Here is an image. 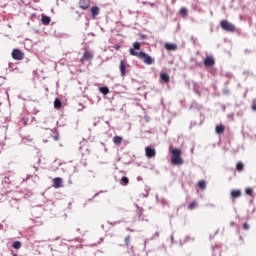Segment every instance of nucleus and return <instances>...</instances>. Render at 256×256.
Returning a JSON list of instances; mask_svg holds the SVG:
<instances>
[{
	"mask_svg": "<svg viewBox=\"0 0 256 256\" xmlns=\"http://www.w3.org/2000/svg\"><path fill=\"white\" fill-rule=\"evenodd\" d=\"M53 187L54 189H61L63 187V178L56 177L53 179Z\"/></svg>",
	"mask_w": 256,
	"mask_h": 256,
	"instance_id": "obj_7",
	"label": "nucleus"
},
{
	"mask_svg": "<svg viewBox=\"0 0 256 256\" xmlns=\"http://www.w3.org/2000/svg\"><path fill=\"white\" fill-rule=\"evenodd\" d=\"M119 69H120L121 77H125L126 75L125 69H127V66L125 65V61L120 62Z\"/></svg>",
	"mask_w": 256,
	"mask_h": 256,
	"instance_id": "obj_11",
	"label": "nucleus"
},
{
	"mask_svg": "<svg viewBox=\"0 0 256 256\" xmlns=\"http://www.w3.org/2000/svg\"><path fill=\"white\" fill-rule=\"evenodd\" d=\"M124 243H125V245H127V246L130 245V243H131V236H130V235H128V236L125 237Z\"/></svg>",
	"mask_w": 256,
	"mask_h": 256,
	"instance_id": "obj_26",
	"label": "nucleus"
},
{
	"mask_svg": "<svg viewBox=\"0 0 256 256\" xmlns=\"http://www.w3.org/2000/svg\"><path fill=\"white\" fill-rule=\"evenodd\" d=\"M241 195H243V193L241 192V190H232V191H231V197H232V199H239V197H241Z\"/></svg>",
	"mask_w": 256,
	"mask_h": 256,
	"instance_id": "obj_12",
	"label": "nucleus"
},
{
	"mask_svg": "<svg viewBox=\"0 0 256 256\" xmlns=\"http://www.w3.org/2000/svg\"><path fill=\"white\" fill-rule=\"evenodd\" d=\"M243 169H245V164H243V162H238L236 164V171H238L239 173H241V171H243Z\"/></svg>",
	"mask_w": 256,
	"mask_h": 256,
	"instance_id": "obj_18",
	"label": "nucleus"
},
{
	"mask_svg": "<svg viewBox=\"0 0 256 256\" xmlns=\"http://www.w3.org/2000/svg\"><path fill=\"white\" fill-rule=\"evenodd\" d=\"M62 103H61V100L59 99V98H56L55 100H54V107H55V109H59L60 107H62Z\"/></svg>",
	"mask_w": 256,
	"mask_h": 256,
	"instance_id": "obj_21",
	"label": "nucleus"
},
{
	"mask_svg": "<svg viewBox=\"0 0 256 256\" xmlns=\"http://www.w3.org/2000/svg\"><path fill=\"white\" fill-rule=\"evenodd\" d=\"M90 11H91V15L94 19L97 17V15H99V12H100L98 6H93Z\"/></svg>",
	"mask_w": 256,
	"mask_h": 256,
	"instance_id": "obj_13",
	"label": "nucleus"
},
{
	"mask_svg": "<svg viewBox=\"0 0 256 256\" xmlns=\"http://www.w3.org/2000/svg\"><path fill=\"white\" fill-rule=\"evenodd\" d=\"M13 256H17V254H14Z\"/></svg>",
	"mask_w": 256,
	"mask_h": 256,
	"instance_id": "obj_32",
	"label": "nucleus"
},
{
	"mask_svg": "<svg viewBox=\"0 0 256 256\" xmlns=\"http://www.w3.org/2000/svg\"><path fill=\"white\" fill-rule=\"evenodd\" d=\"M161 81H163L164 83H169L171 81V78L168 76V74L162 73Z\"/></svg>",
	"mask_w": 256,
	"mask_h": 256,
	"instance_id": "obj_17",
	"label": "nucleus"
},
{
	"mask_svg": "<svg viewBox=\"0 0 256 256\" xmlns=\"http://www.w3.org/2000/svg\"><path fill=\"white\" fill-rule=\"evenodd\" d=\"M129 53H130V55H132L133 57H138V59H142V61H143L146 65H153V58H151V56H149V55L146 54L145 52H143V51L137 52L135 49L130 48V49H129Z\"/></svg>",
	"mask_w": 256,
	"mask_h": 256,
	"instance_id": "obj_1",
	"label": "nucleus"
},
{
	"mask_svg": "<svg viewBox=\"0 0 256 256\" xmlns=\"http://www.w3.org/2000/svg\"><path fill=\"white\" fill-rule=\"evenodd\" d=\"M198 187L202 190L205 189V187H207V183L205 182V180H200L198 182Z\"/></svg>",
	"mask_w": 256,
	"mask_h": 256,
	"instance_id": "obj_23",
	"label": "nucleus"
},
{
	"mask_svg": "<svg viewBox=\"0 0 256 256\" xmlns=\"http://www.w3.org/2000/svg\"><path fill=\"white\" fill-rule=\"evenodd\" d=\"M12 59L15 61H23V59H25V54L19 49H14L12 51Z\"/></svg>",
	"mask_w": 256,
	"mask_h": 256,
	"instance_id": "obj_4",
	"label": "nucleus"
},
{
	"mask_svg": "<svg viewBox=\"0 0 256 256\" xmlns=\"http://www.w3.org/2000/svg\"><path fill=\"white\" fill-rule=\"evenodd\" d=\"M99 91H100V93H102V95H108L109 88L108 87H100Z\"/></svg>",
	"mask_w": 256,
	"mask_h": 256,
	"instance_id": "obj_22",
	"label": "nucleus"
},
{
	"mask_svg": "<svg viewBox=\"0 0 256 256\" xmlns=\"http://www.w3.org/2000/svg\"><path fill=\"white\" fill-rule=\"evenodd\" d=\"M216 133L218 135H223V133H225V126L223 124L216 126Z\"/></svg>",
	"mask_w": 256,
	"mask_h": 256,
	"instance_id": "obj_15",
	"label": "nucleus"
},
{
	"mask_svg": "<svg viewBox=\"0 0 256 256\" xmlns=\"http://www.w3.org/2000/svg\"><path fill=\"white\" fill-rule=\"evenodd\" d=\"M120 185H123V186L129 185V178L127 176H123L120 180Z\"/></svg>",
	"mask_w": 256,
	"mask_h": 256,
	"instance_id": "obj_19",
	"label": "nucleus"
},
{
	"mask_svg": "<svg viewBox=\"0 0 256 256\" xmlns=\"http://www.w3.org/2000/svg\"><path fill=\"white\" fill-rule=\"evenodd\" d=\"M79 7L83 11H87V9H89L91 7V0H80Z\"/></svg>",
	"mask_w": 256,
	"mask_h": 256,
	"instance_id": "obj_5",
	"label": "nucleus"
},
{
	"mask_svg": "<svg viewBox=\"0 0 256 256\" xmlns=\"http://www.w3.org/2000/svg\"><path fill=\"white\" fill-rule=\"evenodd\" d=\"M145 155L148 157V159H153V157L157 155V152L154 150V148L147 146L145 148Z\"/></svg>",
	"mask_w": 256,
	"mask_h": 256,
	"instance_id": "obj_6",
	"label": "nucleus"
},
{
	"mask_svg": "<svg viewBox=\"0 0 256 256\" xmlns=\"http://www.w3.org/2000/svg\"><path fill=\"white\" fill-rule=\"evenodd\" d=\"M113 143L114 145H121V143H123V138L121 136H114Z\"/></svg>",
	"mask_w": 256,
	"mask_h": 256,
	"instance_id": "obj_16",
	"label": "nucleus"
},
{
	"mask_svg": "<svg viewBox=\"0 0 256 256\" xmlns=\"http://www.w3.org/2000/svg\"><path fill=\"white\" fill-rule=\"evenodd\" d=\"M243 229L249 231V224L247 222L243 224Z\"/></svg>",
	"mask_w": 256,
	"mask_h": 256,
	"instance_id": "obj_29",
	"label": "nucleus"
},
{
	"mask_svg": "<svg viewBox=\"0 0 256 256\" xmlns=\"http://www.w3.org/2000/svg\"><path fill=\"white\" fill-rule=\"evenodd\" d=\"M245 193H246V195H249L251 197V196H253V189L252 188H246Z\"/></svg>",
	"mask_w": 256,
	"mask_h": 256,
	"instance_id": "obj_28",
	"label": "nucleus"
},
{
	"mask_svg": "<svg viewBox=\"0 0 256 256\" xmlns=\"http://www.w3.org/2000/svg\"><path fill=\"white\" fill-rule=\"evenodd\" d=\"M252 111H256V102L255 101H253V103H252Z\"/></svg>",
	"mask_w": 256,
	"mask_h": 256,
	"instance_id": "obj_30",
	"label": "nucleus"
},
{
	"mask_svg": "<svg viewBox=\"0 0 256 256\" xmlns=\"http://www.w3.org/2000/svg\"><path fill=\"white\" fill-rule=\"evenodd\" d=\"M205 67H213L215 65V59L213 57L207 56L204 60Z\"/></svg>",
	"mask_w": 256,
	"mask_h": 256,
	"instance_id": "obj_8",
	"label": "nucleus"
},
{
	"mask_svg": "<svg viewBox=\"0 0 256 256\" xmlns=\"http://www.w3.org/2000/svg\"><path fill=\"white\" fill-rule=\"evenodd\" d=\"M132 49H134V51L135 50L139 51V49H141V43L140 42H134Z\"/></svg>",
	"mask_w": 256,
	"mask_h": 256,
	"instance_id": "obj_24",
	"label": "nucleus"
},
{
	"mask_svg": "<svg viewBox=\"0 0 256 256\" xmlns=\"http://www.w3.org/2000/svg\"><path fill=\"white\" fill-rule=\"evenodd\" d=\"M171 163L172 165H183L185 161L181 157L183 155V151L180 148H174L171 150Z\"/></svg>",
	"mask_w": 256,
	"mask_h": 256,
	"instance_id": "obj_2",
	"label": "nucleus"
},
{
	"mask_svg": "<svg viewBox=\"0 0 256 256\" xmlns=\"http://www.w3.org/2000/svg\"><path fill=\"white\" fill-rule=\"evenodd\" d=\"M41 22L43 25H49V23H51V17L42 15Z\"/></svg>",
	"mask_w": 256,
	"mask_h": 256,
	"instance_id": "obj_14",
	"label": "nucleus"
},
{
	"mask_svg": "<svg viewBox=\"0 0 256 256\" xmlns=\"http://www.w3.org/2000/svg\"><path fill=\"white\" fill-rule=\"evenodd\" d=\"M164 47H165L166 51H177V49H178V46L175 43H166L164 45Z\"/></svg>",
	"mask_w": 256,
	"mask_h": 256,
	"instance_id": "obj_9",
	"label": "nucleus"
},
{
	"mask_svg": "<svg viewBox=\"0 0 256 256\" xmlns=\"http://www.w3.org/2000/svg\"><path fill=\"white\" fill-rule=\"evenodd\" d=\"M220 27H222V29L224 31H227L228 33H235V26L233 25V23L227 20H222L220 22Z\"/></svg>",
	"mask_w": 256,
	"mask_h": 256,
	"instance_id": "obj_3",
	"label": "nucleus"
},
{
	"mask_svg": "<svg viewBox=\"0 0 256 256\" xmlns=\"http://www.w3.org/2000/svg\"><path fill=\"white\" fill-rule=\"evenodd\" d=\"M114 49H116V51H119V49H121V46L120 45H115Z\"/></svg>",
	"mask_w": 256,
	"mask_h": 256,
	"instance_id": "obj_31",
	"label": "nucleus"
},
{
	"mask_svg": "<svg viewBox=\"0 0 256 256\" xmlns=\"http://www.w3.org/2000/svg\"><path fill=\"white\" fill-rule=\"evenodd\" d=\"M198 207V204H197V201H192L189 205H188V209L190 211H193V209H197Z\"/></svg>",
	"mask_w": 256,
	"mask_h": 256,
	"instance_id": "obj_20",
	"label": "nucleus"
},
{
	"mask_svg": "<svg viewBox=\"0 0 256 256\" xmlns=\"http://www.w3.org/2000/svg\"><path fill=\"white\" fill-rule=\"evenodd\" d=\"M12 247H13V249H19L21 247V242H19V241L14 242Z\"/></svg>",
	"mask_w": 256,
	"mask_h": 256,
	"instance_id": "obj_27",
	"label": "nucleus"
},
{
	"mask_svg": "<svg viewBox=\"0 0 256 256\" xmlns=\"http://www.w3.org/2000/svg\"><path fill=\"white\" fill-rule=\"evenodd\" d=\"M91 59H93V54L89 52V50H86L83 54V57L81 58V62H83V60L91 61Z\"/></svg>",
	"mask_w": 256,
	"mask_h": 256,
	"instance_id": "obj_10",
	"label": "nucleus"
},
{
	"mask_svg": "<svg viewBox=\"0 0 256 256\" xmlns=\"http://www.w3.org/2000/svg\"><path fill=\"white\" fill-rule=\"evenodd\" d=\"M187 8H181L180 9V15H182V17H187Z\"/></svg>",
	"mask_w": 256,
	"mask_h": 256,
	"instance_id": "obj_25",
	"label": "nucleus"
}]
</instances>
